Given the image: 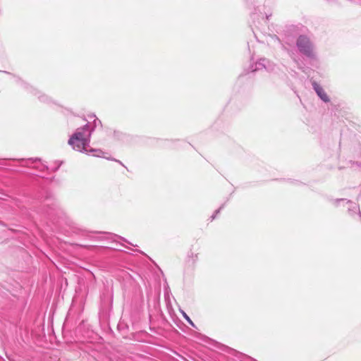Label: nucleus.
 Segmentation results:
<instances>
[{
    "label": "nucleus",
    "mask_w": 361,
    "mask_h": 361,
    "mask_svg": "<svg viewBox=\"0 0 361 361\" xmlns=\"http://www.w3.org/2000/svg\"><path fill=\"white\" fill-rule=\"evenodd\" d=\"M94 128H91L90 123L80 128H78L75 132L70 137L68 144L73 149L80 152L92 153L93 156L105 157L104 152L99 149H89L92 133Z\"/></svg>",
    "instance_id": "1"
},
{
    "label": "nucleus",
    "mask_w": 361,
    "mask_h": 361,
    "mask_svg": "<svg viewBox=\"0 0 361 361\" xmlns=\"http://www.w3.org/2000/svg\"><path fill=\"white\" fill-rule=\"evenodd\" d=\"M298 51L310 59H316L317 54L313 42L309 37L305 35H300L295 42Z\"/></svg>",
    "instance_id": "2"
},
{
    "label": "nucleus",
    "mask_w": 361,
    "mask_h": 361,
    "mask_svg": "<svg viewBox=\"0 0 361 361\" xmlns=\"http://www.w3.org/2000/svg\"><path fill=\"white\" fill-rule=\"evenodd\" d=\"M300 34L299 27L297 25H288L286 26L285 30H283V42L284 48L288 51L289 54L291 55L292 51L289 50L288 48L285 47V44H287L291 47L293 44L294 39Z\"/></svg>",
    "instance_id": "3"
},
{
    "label": "nucleus",
    "mask_w": 361,
    "mask_h": 361,
    "mask_svg": "<svg viewBox=\"0 0 361 361\" xmlns=\"http://www.w3.org/2000/svg\"><path fill=\"white\" fill-rule=\"evenodd\" d=\"M312 87L314 90L316 92L318 97L324 102L327 103L330 102V99L325 92L324 90L322 88V87L319 85L317 82L314 81L312 82Z\"/></svg>",
    "instance_id": "4"
},
{
    "label": "nucleus",
    "mask_w": 361,
    "mask_h": 361,
    "mask_svg": "<svg viewBox=\"0 0 361 361\" xmlns=\"http://www.w3.org/2000/svg\"><path fill=\"white\" fill-rule=\"evenodd\" d=\"M267 63H269V61L266 59H261L259 61L250 66V71L255 72L263 68L268 69Z\"/></svg>",
    "instance_id": "5"
},
{
    "label": "nucleus",
    "mask_w": 361,
    "mask_h": 361,
    "mask_svg": "<svg viewBox=\"0 0 361 361\" xmlns=\"http://www.w3.org/2000/svg\"><path fill=\"white\" fill-rule=\"evenodd\" d=\"M339 202H345L347 204H348V209L350 212H353L354 213H355L357 211H358L359 216L361 218V213L360 212L359 206L357 204L351 202L350 200H347L346 199H337L335 200V203L336 204Z\"/></svg>",
    "instance_id": "6"
},
{
    "label": "nucleus",
    "mask_w": 361,
    "mask_h": 361,
    "mask_svg": "<svg viewBox=\"0 0 361 361\" xmlns=\"http://www.w3.org/2000/svg\"><path fill=\"white\" fill-rule=\"evenodd\" d=\"M91 118H94L92 124H90L91 128H94V129L97 126L102 125L101 121L99 120L97 118H96L95 115L92 116Z\"/></svg>",
    "instance_id": "7"
},
{
    "label": "nucleus",
    "mask_w": 361,
    "mask_h": 361,
    "mask_svg": "<svg viewBox=\"0 0 361 361\" xmlns=\"http://www.w3.org/2000/svg\"><path fill=\"white\" fill-rule=\"evenodd\" d=\"M181 313H182V315L183 317L185 318V319L188 322L189 324H190L191 326H195V324L194 323L192 322V321L190 319V318L188 316V314L184 312V311H181Z\"/></svg>",
    "instance_id": "8"
},
{
    "label": "nucleus",
    "mask_w": 361,
    "mask_h": 361,
    "mask_svg": "<svg viewBox=\"0 0 361 361\" xmlns=\"http://www.w3.org/2000/svg\"><path fill=\"white\" fill-rule=\"evenodd\" d=\"M224 207V204H222L218 209H216L214 212V214L210 217L211 221H213L216 218V215L218 214H219L220 211L223 209Z\"/></svg>",
    "instance_id": "9"
},
{
    "label": "nucleus",
    "mask_w": 361,
    "mask_h": 361,
    "mask_svg": "<svg viewBox=\"0 0 361 361\" xmlns=\"http://www.w3.org/2000/svg\"><path fill=\"white\" fill-rule=\"evenodd\" d=\"M188 257H192L193 262H195L197 259V255L194 254L193 252H190V254H188Z\"/></svg>",
    "instance_id": "10"
},
{
    "label": "nucleus",
    "mask_w": 361,
    "mask_h": 361,
    "mask_svg": "<svg viewBox=\"0 0 361 361\" xmlns=\"http://www.w3.org/2000/svg\"><path fill=\"white\" fill-rule=\"evenodd\" d=\"M110 236H111L112 238H120L122 240L125 241V242H127V240L121 237V236H119V235H115V234H113V233H109Z\"/></svg>",
    "instance_id": "11"
},
{
    "label": "nucleus",
    "mask_w": 361,
    "mask_h": 361,
    "mask_svg": "<svg viewBox=\"0 0 361 361\" xmlns=\"http://www.w3.org/2000/svg\"><path fill=\"white\" fill-rule=\"evenodd\" d=\"M39 100H41L42 102H47V101L48 100L47 97V96H45V95H44V94H43V95H39Z\"/></svg>",
    "instance_id": "12"
},
{
    "label": "nucleus",
    "mask_w": 361,
    "mask_h": 361,
    "mask_svg": "<svg viewBox=\"0 0 361 361\" xmlns=\"http://www.w3.org/2000/svg\"><path fill=\"white\" fill-rule=\"evenodd\" d=\"M30 89H31V91L33 92L35 94H37L39 93V92L38 90H37L36 89L32 88V87H30Z\"/></svg>",
    "instance_id": "13"
},
{
    "label": "nucleus",
    "mask_w": 361,
    "mask_h": 361,
    "mask_svg": "<svg viewBox=\"0 0 361 361\" xmlns=\"http://www.w3.org/2000/svg\"><path fill=\"white\" fill-rule=\"evenodd\" d=\"M255 16H256V13H253V14L252 15V18H253V20H255Z\"/></svg>",
    "instance_id": "14"
},
{
    "label": "nucleus",
    "mask_w": 361,
    "mask_h": 361,
    "mask_svg": "<svg viewBox=\"0 0 361 361\" xmlns=\"http://www.w3.org/2000/svg\"><path fill=\"white\" fill-rule=\"evenodd\" d=\"M269 16H267H267H266V17H265V20H269Z\"/></svg>",
    "instance_id": "15"
},
{
    "label": "nucleus",
    "mask_w": 361,
    "mask_h": 361,
    "mask_svg": "<svg viewBox=\"0 0 361 361\" xmlns=\"http://www.w3.org/2000/svg\"><path fill=\"white\" fill-rule=\"evenodd\" d=\"M111 239H113V241H115V239H114V238H112V237L111 236Z\"/></svg>",
    "instance_id": "16"
}]
</instances>
